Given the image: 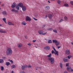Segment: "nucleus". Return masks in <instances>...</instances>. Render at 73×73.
I'll return each instance as SVG.
<instances>
[{
	"instance_id": "680f3d73",
	"label": "nucleus",
	"mask_w": 73,
	"mask_h": 73,
	"mask_svg": "<svg viewBox=\"0 0 73 73\" xmlns=\"http://www.w3.org/2000/svg\"><path fill=\"white\" fill-rule=\"evenodd\" d=\"M45 25H43L42 28H44V27H45Z\"/></svg>"
},
{
	"instance_id": "20e7f679",
	"label": "nucleus",
	"mask_w": 73,
	"mask_h": 73,
	"mask_svg": "<svg viewBox=\"0 0 73 73\" xmlns=\"http://www.w3.org/2000/svg\"><path fill=\"white\" fill-rule=\"evenodd\" d=\"M7 24L9 25H13V26H14V25H15V24H14L11 22L8 21L7 23Z\"/></svg>"
},
{
	"instance_id": "7ed1b4c3",
	"label": "nucleus",
	"mask_w": 73,
	"mask_h": 73,
	"mask_svg": "<svg viewBox=\"0 0 73 73\" xmlns=\"http://www.w3.org/2000/svg\"><path fill=\"white\" fill-rule=\"evenodd\" d=\"M26 21H31V18L27 16L26 18Z\"/></svg>"
},
{
	"instance_id": "a878e982",
	"label": "nucleus",
	"mask_w": 73,
	"mask_h": 73,
	"mask_svg": "<svg viewBox=\"0 0 73 73\" xmlns=\"http://www.w3.org/2000/svg\"><path fill=\"white\" fill-rule=\"evenodd\" d=\"M9 64H10V63L8 62H7L6 63V65L7 66H9Z\"/></svg>"
},
{
	"instance_id": "f3484780",
	"label": "nucleus",
	"mask_w": 73,
	"mask_h": 73,
	"mask_svg": "<svg viewBox=\"0 0 73 73\" xmlns=\"http://www.w3.org/2000/svg\"><path fill=\"white\" fill-rule=\"evenodd\" d=\"M45 9L46 10H49L50 9V7L48 6H47L45 7Z\"/></svg>"
},
{
	"instance_id": "6e6d98bb",
	"label": "nucleus",
	"mask_w": 73,
	"mask_h": 73,
	"mask_svg": "<svg viewBox=\"0 0 73 73\" xmlns=\"http://www.w3.org/2000/svg\"><path fill=\"white\" fill-rule=\"evenodd\" d=\"M47 17V15H46L45 17L44 18V19H46Z\"/></svg>"
},
{
	"instance_id": "5701e85b",
	"label": "nucleus",
	"mask_w": 73,
	"mask_h": 73,
	"mask_svg": "<svg viewBox=\"0 0 73 73\" xmlns=\"http://www.w3.org/2000/svg\"><path fill=\"white\" fill-rule=\"evenodd\" d=\"M48 44H51V43H52V41L51 40H48Z\"/></svg>"
},
{
	"instance_id": "412c9836",
	"label": "nucleus",
	"mask_w": 73,
	"mask_h": 73,
	"mask_svg": "<svg viewBox=\"0 0 73 73\" xmlns=\"http://www.w3.org/2000/svg\"><path fill=\"white\" fill-rule=\"evenodd\" d=\"M54 53L55 54H56L57 56H58V51H56Z\"/></svg>"
},
{
	"instance_id": "b1692460",
	"label": "nucleus",
	"mask_w": 73,
	"mask_h": 73,
	"mask_svg": "<svg viewBox=\"0 0 73 73\" xmlns=\"http://www.w3.org/2000/svg\"><path fill=\"white\" fill-rule=\"evenodd\" d=\"M4 62V60L2 59H0V63H3Z\"/></svg>"
},
{
	"instance_id": "052dcab7",
	"label": "nucleus",
	"mask_w": 73,
	"mask_h": 73,
	"mask_svg": "<svg viewBox=\"0 0 73 73\" xmlns=\"http://www.w3.org/2000/svg\"><path fill=\"white\" fill-rule=\"evenodd\" d=\"M11 73H14V71H12Z\"/></svg>"
},
{
	"instance_id": "4468645a",
	"label": "nucleus",
	"mask_w": 73,
	"mask_h": 73,
	"mask_svg": "<svg viewBox=\"0 0 73 73\" xmlns=\"http://www.w3.org/2000/svg\"><path fill=\"white\" fill-rule=\"evenodd\" d=\"M48 17L50 19H52V15L51 14H49V15H48Z\"/></svg>"
},
{
	"instance_id": "3c124183",
	"label": "nucleus",
	"mask_w": 73,
	"mask_h": 73,
	"mask_svg": "<svg viewBox=\"0 0 73 73\" xmlns=\"http://www.w3.org/2000/svg\"><path fill=\"white\" fill-rule=\"evenodd\" d=\"M48 31H52V30H53V29H48Z\"/></svg>"
},
{
	"instance_id": "c9c22d12",
	"label": "nucleus",
	"mask_w": 73,
	"mask_h": 73,
	"mask_svg": "<svg viewBox=\"0 0 73 73\" xmlns=\"http://www.w3.org/2000/svg\"><path fill=\"white\" fill-rule=\"evenodd\" d=\"M13 5L15 7H16V3H14L13 4Z\"/></svg>"
},
{
	"instance_id": "a211bd4d",
	"label": "nucleus",
	"mask_w": 73,
	"mask_h": 73,
	"mask_svg": "<svg viewBox=\"0 0 73 73\" xmlns=\"http://www.w3.org/2000/svg\"><path fill=\"white\" fill-rule=\"evenodd\" d=\"M60 44V42L57 41V42L55 43V44L56 46H58Z\"/></svg>"
},
{
	"instance_id": "7c9ffc66",
	"label": "nucleus",
	"mask_w": 73,
	"mask_h": 73,
	"mask_svg": "<svg viewBox=\"0 0 73 73\" xmlns=\"http://www.w3.org/2000/svg\"><path fill=\"white\" fill-rule=\"evenodd\" d=\"M60 67L61 68H62V63H60Z\"/></svg>"
},
{
	"instance_id": "6ab92c4d",
	"label": "nucleus",
	"mask_w": 73,
	"mask_h": 73,
	"mask_svg": "<svg viewBox=\"0 0 73 73\" xmlns=\"http://www.w3.org/2000/svg\"><path fill=\"white\" fill-rule=\"evenodd\" d=\"M2 13L3 14V15L4 16H5V15H7V12L6 11H3V13Z\"/></svg>"
},
{
	"instance_id": "72a5a7b5",
	"label": "nucleus",
	"mask_w": 73,
	"mask_h": 73,
	"mask_svg": "<svg viewBox=\"0 0 73 73\" xmlns=\"http://www.w3.org/2000/svg\"><path fill=\"white\" fill-rule=\"evenodd\" d=\"M64 5L65 7H68V4H65Z\"/></svg>"
},
{
	"instance_id": "ea45409f",
	"label": "nucleus",
	"mask_w": 73,
	"mask_h": 73,
	"mask_svg": "<svg viewBox=\"0 0 73 73\" xmlns=\"http://www.w3.org/2000/svg\"><path fill=\"white\" fill-rule=\"evenodd\" d=\"M20 73H25V72L24 71H22V70H21Z\"/></svg>"
},
{
	"instance_id": "5fc2aeb1",
	"label": "nucleus",
	"mask_w": 73,
	"mask_h": 73,
	"mask_svg": "<svg viewBox=\"0 0 73 73\" xmlns=\"http://www.w3.org/2000/svg\"><path fill=\"white\" fill-rule=\"evenodd\" d=\"M36 40H33V42H36Z\"/></svg>"
},
{
	"instance_id": "0eeeda50",
	"label": "nucleus",
	"mask_w": 73,
	"mask_h": 73,
	"mask_svg": "<svg viewBox=\"0 0 73 73\" xmlns=\"http://www.w3.org/2000/svg\"><path fill=\"white\" fill-rule=\"evenodd\" d=\"M66 54L67 55H69L70 54V51H69V50H68L66 51Z\"/></svg>"
},
{
	"instance_id": "473e14b6",
	"label": "nucleus",
	"mask_w": 73,
	"mask_h": 73,
	"mask_svg": "<svg viewBox=\"0 0 73 73\" xmlns=\"http://www.w3.org/2000/svg\"><path fill=\"white\" fill-rule=\"evenodd\" d=\"M1 70H4V67H3V66H1Z\"/></svg>"
},
{
	"instance_id": "f257e3e1",
	"label": "nucleus",
	"mask_w": 73,
	"mask_h": 73,
	"mask_svg": "<svg viewBox=\"0 0 73 73\" xmlns=\"http://www.w3.org/2000/svg\"><path fill=\"white\" fill-rule=\"evenodd\" d=\"M12 54V50L11 48H8L6 51V55L8 56Z\"/></svg>"
},
{
	"instance_id": "cd10ccee",
	"label": "nucleus",
	"mask_w": 73,
	"mask_h": 73,
	"mask_svg": "<svg viewBox=\"0 0 73 73\" xmlns=\"http://www.w3.org/2000/svg\"><path fill=\"white\" fill-rule=\"evenodd\" d=\"M47 56L48 57H51V56H52V54H50L49 55H47Z\"/></svg>"
},
{
	"instance_id": "338daca9",
	"label": "nucleus",
	"mask_w": 73,
	"mask_h": 73,
	"mask_svg": "<svg viewBox=\"0 0 73 73\" xmlns=\"http://www.w3.org/2000/svg\"><path fill=\"white\" fill-rule=\"evenodd\" d=\"M51 1H54V0H50Z\"/></svg>"
},
{
	"instance_id": "c03bdc74",
	"label": "nucleus",
	"mask_w": 73,
	"mask_h": 73,
	"mask_svg": "<svg viewBox=\"0 0 73 73\" xmlns=\"http://www.w3.org/2000/svg\"><path fill=\"white\" fill-rule=\"evenodd\" d=\"M55 52L53 50H52V54H53V53H54Z\"/></svg>"
},
{
	"instance_id": "39448f33",
	"label": "nucleus",
	"mask_w": 73,
	"mask_h": 73,
	"mask_svg": "<svg viewBox=\"0 0 73 73\" xmlns=\"http://www.w3.org/2000/svg\"><path fill=\"white\" fill-rule=\"evenodd\" d=\"M22 8L23 11H25L27 10V7L25 6H23Z\"/></svg>"
},
{
	"instance_id": "de8ad7c7",
	"label": "nucleus",
	"mask_w": 73,
	"mask_h": 73,
	"mask_svg": "<svg viewBox=\"0 0 73 73\" xmlns=\"http://www.w3.org/2000/svg\"><path fill=\"white\" fill-rule=\"evenodd\" d=\"M2 59H3V60H5V59H6V57H3Z\"/></svg>"
},
{
	"instance_id": "c756f323",
	"label": "nucleus",
	"mask_w": 73,
	"mask_h": 73,
	"mask_svg": "<svg viewBox=\"0 0 73 73\" xmlns=\"http://www.w3.org/2000/svg\"><path fill=\"white\" fill-rule=\"evenodd\" d=\"M72 57V56L71 55H69V56H68V59H70L71 57Z\"/></svg>"
},
{
	"instance_id": "4c0bfd02",
	"label": "nucleus",
	"mask_w": 73,
	"mask_h": 73,
	"mask_svg": "<svg viewBox=\"0 0 73 73\" xmlns=\"http://www.w3.org/2000/svg\"><path fill=\"white\" fill-rule=\"evenodd\" d=\"M46 33H47V32H46V33H42V35H46Z\"/></svg>"
},
{
	"instance_id": "aec40b11",
	"label": "nucleus",
	"mask_w": 73,
	"mask_h": 73,
	"mask_svg": "<svg viewBox=\"0 0 73 73\" xmlns=\"http://www.w3.org/2000/svg\"><path fill=\"white\" fill-rule=\"evenodd\" d=\"M22 25H25L27 24V23H26V22H25L23 21L22 23Z\"/></svg>"
},
{
	"instance_id": "e2e57ef3",
	"label": "nucleus",
	"mask_w": 73,
	"mask_h": 73,
	"mask_svg": "<svg viewBox=\"0 0 73 73\" xmlns=\"http://www.w3.org/2000/svg\"><path fill=\"white\" fill-rule=\"evenodd\" d=\"M52 48H53V49H54V46H52Z\"/></svg>"
},
{
	"instance_id": "37998d69",
	"label": "nucleus",
	"mask_w": 73,
	"mask_h": 73,
	"mask_svg": "<svg viewBox=\"0 0 73 73\" xmlns=\"http://www.w3.org/2000/svg\"><path fill=\"white\" fill-rule=\"evenodd\" d=\"M12 8H15V6L13 4L11 6Z\"/></svg>"
},
{
	"instance_id": "864d4df0",
	"label": "nucleus",
	"mask_w": 73,
	"mask_h": 73,
	"mask_svg": "<svg viewBox=\"0 0 73 73\" xmlns=\"http://www.w3.org/2000/svg\"><path fill=\"white\" fill-rule=\"evenodd\" d=\"M58 49H60L61 48V46H57Z\"/></svg>"
},
{
	"instance_id": "49530a36",
	"label": "nucleus",
	"mask_w": 73,
	"mask_h": 73,
	"mask_svg": "<svg viewBox=\"0 0 73 73\" xmlns=\"http://www.w3.org/2000/svg\"><path fill=\"white\" fill-rule=\"evenodd\" d=\"M33 19H34L35 21H37V19H35V18L33 17Z\"/></svg>"
},
{
	"instance_id": "0e129e2a",
	"label": "nucleus",
	"mask_w": 73,
	"mask_h": 73,
	"mask_svg": "<svg viewBox=\"0 0 73 73\" xmlns=\"http://www.w3.org/2000/svg\"><path fill=\"white\" fill-rule=\"evenodd\" d=\"M72 44H73V42H71Z\"/></svg>"
},
{
	"instance_id": "13d9d810",
	"label": "nucleus",
	"mask_w": 73,
	"mask_h": 73,
	"mask_svg": "<svg viewBox=\"0 0 73 73\" xmlns=\"http://www.w3.org/2000/svg\"><path fill=\"white\" fill-rule=\"evenodd\" d=\"M53 49L55 52H56V49H55V48H54Z\"/></svg>"
},
{
	"instance_id": "ddd939ff",
	"label": "nucleus",
	"mask_w": 73,
	"mask_h": 73,
	"mask_svg": "<svg viewBox=\"0 0 73 73\" xmlns=\"http://www.w3.org/2000/svg\"><path fill=\"white\" fill-rule=\"evenodd\" d=\"M22 46V44L21 43H19L18 44V48H21Z\"/></svg>"
},
{
	"instance_id": "bb28decb",
	"label": "nucleus",
	"mask_w": 73,
	"mask_h": 73,
	"mask_svg": "<svg viewBox=\"0 0 73 73\" xmlns=\"http://www.w3.org/2000/svg\"><path fill=\"white\" fill-rule=\"evenodd\" d=\"M26 68H31L32 66L30 65H29L28 66L26 65Z\"/></svg>"
},
{
	"instance_id": "c85d7f7f",
	"label": "nucleus",
	"mask_w": 73,
	"mask_h": 73,
	"mask_svg": "<svg viewBox=\"0 0 73 73\" xmlns=\"http://www.w3.org/2000/svg\"><path fill=\"white\" fill-rule=\"evenodd\" d=\"M62 21H64V20L63 19H61L59 21V23H60L61 22H62Z\"/></svg>"
},
{
	"instance_id": "1a4fd4ad",
	"label": "nucleus",
	"mask_w": 73,
	"mask_h": 73,
	"mask_svg": "<svg viewBox=\"0 0 73 73\" xmlns=\"http://www.w3.org/2000/svg\"><path fill=\"white\" fill-rule=\"evenodd\" d=\"M18 5L21 8H22L24 6L23 4L21 3H20L19 4H18Z\"/></svg>"
},
{
	"instance_id": "09e8293b",
	"label": "nucleus",
	"mask_w": 73,
	"mask_h": 73,
	"mask_svg": "<svg viewBox=\"0 0 73 73\" xmlns=\"http://www.w3.org/2000/svg\"><path fill=\"white\" fill-rule=\"evenodd\" d=\"M15 12V13H17V12H18V11L16 10H15V11H14Z\"/></svg>"
},
{
	"instance_id": "f8f14e48",
	"label": "nucleus",
	"mask_w": 73,
	"mask_h": 73,
	"mask_svg": "<svg viewBox=\"0 0 73 73\" xmlns=\"http://www.w3.org/2000/svg\"><path fill=\"white\" fill-rule=\"evenodd\" d=\"M25 68H27L26 67V65H25V66H22V70H24Z\"/></svg>"
},
{
	"instance_id": "58836bf2",
	"label": "nucleus",
	"mask_w": 73,
	"mask_h": 73,
	"mask_svg": "<svg viewBox=\"0 0 73 73\" xmlns=\"http://www.w3.org/2000/svg\"><path fill=\"white\" fill-rule=\"evenodd\" d=\"M70 4L71 5H73V1H70Z\"/></svg>"
},
{
	"instance_id": "79ce46f5",
	"label": "nucleus",
	"mask_w": 73,
	"mask_h": 73,
	"mask_svg": "<svg viewBox=\"0 0 73 73\" xmlns=\"http://www.w3.org/2000/svg\"><path fill=\"white\" fill-rule=\"evenodd\" d=\"M15 9H13L11 10L12 12H15Z\"/></svg>"
},
{
	"instance_id": "9d476101",
	"label": "nucleus",
	"mask_w": 73,
	"mask_h": 73,
	"mask_svg": "<svg viewBox=\"0 0 73 73\" xmlns=\"http://www.w3.org/2000/svg\"><path fill=\"white\" fill-rule=\"evenodd\" d=\"M38 33L39 35H42L44 33V31L42 30H39L38 31Z\"/></svg>"
},
{
	"instance_id": "6e6552de",
	"label": "nucleus",
	"mask_w": 73,
	"mask_h": 73,
	"mask_svg": "<svg viewBox=\"0 0 73 73\" xmlns=\"http://www.w3.org/2000/svg\"><path fill=\"white\" fill-rule=\"evenodd\" d=\"M44 49H46V50H48L50 49V47H49V46H46L44 48Z\"/></svg>"
},
{
	"instance_id": "dca6fc26",
	"label": "nucleus",
	"mask_w": 73,
	"mask_h": 73,
	"mask_svg": "<svg viewBox=\"0 0 73 73\" xmlns=\"http://www.w3.org/2000/svg\"><path fill=\"white\" fill-rule=\"evenodd\" d=\"M16 9L17 10H19V9H20V7H19V6L18 5L16 6Z\"/></svg>"
},
{
	"instance_id": "2eb2a0df",
	"label": "nucleus",
	"mask_w": 73,
	"mask_h": 73,
	"mask_svg": "<svg viewBox=\"0 0 73 73\" xmlns=\"http://www.w3.org/2000/svg\"><path fill=\"white\" fill-rule=\"evenodd\" d=\"M2 20L6 24H7V22H6V18H4L2 19Z\"/></svg>"
},
{
	"instance_id": "8fccbe9b",
	"label": "nucleus",
	"mask_w": 73,
	"mask_h": 73,
	"mask_svg": "<svg viewBox=\"0 0 73 73\" xmlns=\"http://www.w3.org/2000/svg\"><path fill=\"white\" fill-rule=\"evenodd\" d=\"M69 66V64L68 63H67L66 64V66Z\"/></svg>"
},
{
	"instance_id": "69168bd1",
	"label": "nucleus",
	"mask_w": 73,
	"mask_h": 73,
	"mask_svg": "<svg viewBox=\"0 0 73 73\" xmlns=\"http://www.w3.org/2000/svg\"><path fill=\"white\" fill-rule=\"evenodd\" d=\"M4 4L2 5V7H3V6H4Z\"/></svg>"
},
{
	"instance_id": "9b49d317",
	"label": "nucleus",
	"mask_w": 73,
	"mask_h": 73,
	"mask_svg": "<svg viewBox=\"0 0 73 73\" xmlns=\"http://www.w3.org/2000/svg\"><path fill=\"white\" fill-rule=\"evenodd\" d=\"M0 33H5L6 31H3L2 30L0 29Z\"/></svg>"
},
{
	"instance_id": "393cba45",
	"label": "nucleus",
	"mask_w": 73,
	"mask_h": 73,
	"mask_svg": "<svg viewBox=\"0 0 73 73\" xmlns=\"http://www.w3.org/2000/svg\"><path fill=\"white\" fill-rule=\"evenodd\" d=\"M52 41L53 42V43H56V42H57V41L56 40H52Z\"/></svg>"
},
{
	"instance_id": "423d86ee",
	"label": "nucleus",
	"mask_w": 73,
	"mask_h": 73,
	"mask_svg": "<svg viewBox=\"0 0 73 73\" xmlns=\"http://www.w3.org/2000/svg\"><path fill=\"white\" fill-rule=\"evenodd\" d=\"M71 69H72V68H71L70 67L68 66L67 68V70L68 71V72H70V71H71Z\"/></svg>"
},
{
	"instance_id": "603ef678",
	"label": "nucleus",
	"mask_w": 73,
	"mask_h": 73,
	"mask_svg": "<svg viewBox=\"0 0 73 73\" xmlns=\"http://www.w3.org/2000/svg\"><path fill=\"white\" fill-rule=\"evenodd\" d=\"M28 45L29 46H30L31 45V43H28Z\"/></svg>"
},
{
	"instance_id": "4d7b16f0",
	"label": "nucleus",
	"mask_w": 73,
	"mask_h": 73,
	"mask_svg": "<svg viewBox=\"0 0 73 73\" xmlns=\"http://www.w3.org/2000/svg\"><path fill=\"white\" fill-rule=\"evenodd\" d=\"M73 70L72 69V68L71 69L70 71L72 72H73Z\"/></svg>"
},
{
	"instance_id": "2f4dec72",
	"label": "nucleus",
	"mask_w": 73,
	"mask_h": 73,
	"mask_svg": "<svg viewBox=\"0 0 73 73\" xmlns=\"http://www.w3.org/2000/svg\"><path fill=\"white\" fill-rule=\"evenodd\" d=\"M57 2L58 4H60V3H61V1L58 0L57 1Z\"/></svg>"
},
{
	"instance_id": "774afa93",
	"label": "nucleus",
	"mask_w": 73,
	"mask_h": 73,
	"mask_svg": "<svg viewBox=\"0 0 73 73\" xmlns=\"http://www.w3.org/2000/svg\"><path fill=\"white\" fill-rule=\"evenodd\" d=\"M0 26H2V25L0 24Z\"/></svg>"
},
{
	"instance_id": "a18cd8bd",
	"label": "nucleus",
	"mask_w": 73,
	"mask_h": 73,
	"mask_svg": "<svg viewBox=\"0 0 73 73\" xmlns=\"http://www.w3.org/2000/svg\"><path fill=\"white\" fill-rule=\"evenodd\" d=\"M64 19H65V20H67V19H68V18H67V17H64Z\"/></svg>"
},
{
	"instance_id": "f03ea898",
	"label": "nucleus",
	"mask_w": 73,
	"mask_h": 73,
	"mask_svg": "<svg viewBox=\"0 0 73 73\" xmlns=\"http://www.w3.org/2000/svg\"><path fill=\"white\" fill-rule=\"evenodd\" d=\"M48 61H50V62L51 64H53L54 63V59L53 58H48Z\"/></svg>"
},
{
	"instance_id": "bf43d9fd",
	"label": "nucleus",
	"mask_w": 73,
	"mask_h": 73,
	"mask_svg": "<svg viewBox=\"0 0 73 73\" xmlns=\"http://www.w3.org/2000/svg\"><path fill=\"white\" fill-rule=\"evenodd\" d=\"M48 3H49V4L50 3V1H48Z\"/></svg>"
},
{
	"instance_id": "f704fd0d",
	"label": "nucleus",
	"mask_w": 73,
	"mask_h": 73,
	"mask_svg": "<svg viewBox=\"0 0 73 73\" xmlns=\"http://www.w3.org/2000/svg\"><path fill=\"white\" fill-rule=\"evenodd\" d=\"M11 67L12 68H15V67H16V66H15V65H13Z\"/></svg>"
},
{
	"instance_id": "e433bc0d",
	"label": "nucleus",
	"mask_w": 73,
	"mask_h": 73,
	"mask_svg": "<svg viewBox=\"0 0 73 73\" xmlns=\"http://www.w3.org/2000/svg\"><path fill=\"white\" fill-rule=\"evenodd\" d=\"M53 31L55 33H57V31L56 30H53Z\"/></svg>"
},
{
	"instance_id": "a19ab883",
	"label": "nucleus",
	"mask_w": 73,
	"mask_h": 73,
	"mask_svg": "<svg viewBox=\"0 0 73 73\" xmlns=\"http://www.w3.org/2000/svg\"><path fill=\"white\" fill-rule=\"evenodd\" d=\"M9 61H10V62H11V64H13V62L12 60H9Z\"/></svg>"
},
{
	"instance_id": "4be33fe9",
	"label": "nucleus",
	"mask_w": 73,
	"mask_h": 73,
	"mask_svg": "<svg viewBox=\"0 0 73 73\" xmlns=\"http://www.w3.org/2000/svg\"><path fill=\"white\" fill-rule=\"evenodd\" d=\"M63 61H64V62H67L68 61V60L67 59L64 58L63 59Z\"/></svg>"
}]
</instances>
